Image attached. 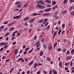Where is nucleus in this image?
<instances>
[{
	"mask_svg": "<svg viewBox=\"0 0 74 74\" xmlns=\"http://www.w3.org/2000/svg\"><path fill=\"white\" fill-rule=\"evenodd\" d=\"M5 59V56H4V57H2V59Z\"/></svg>",
	"mask_w": 74,
	"mask_h": 74,
	"instance_id": "nucleus-59",
	"label": "nucleus"
},
{
	"mask_svg": "<svg viewBox=\"0 0 74 74\" xmlns=\"http://www.w3.org/2000/svg\"><path fill=\"white\" fill-rule=\"evenodd\" d=\"M50 28V25H48L47 26V27L46 28V29H48V30H49V29Z\"/></svg>",
	"mask_w": 74,
	"mask_h": 74,
	"instance_id": "nucleus-30",
	"label": "nucleus"
},
{
	"mask_svg": "<svg viewBox=\"0 0 74 74\" xmlns=\"http://www.w3.org/2000/svg\"><path fill=\"white\" fill-rule=\"evenodd\" d=\"M43 21H44L43 20H40L38 21V22L39 23H42Z\"/></svg>",
	"mask_w": 74,
	"mask_h": 74,
	"instance_id": "nucleus-23",
	"label": "nucleus"
},
{
	"mask_svg": "<svg viewBox=\"0 0 74 74\" xmlns=\"http://www.w3.org/2000/svg\"><path fill=\"white\" fill-rule=\"evenodd\" d=\"M21 60V62H24V60L22 58Z\"/></svg>",
	"mask_w": 74,
	"mask_h": 74,
	"instance_id": "nucleus-60",
	"label": "nucleus"
},
{
	"mask_svg": "<svg viewBox=\"0 0 74 74\" xmlns=\"http://www.w3.org/2000/svg\"><path fill=\"white\" fill-rule=\"evenodd\" d=\"M57 14H58L56 12L55 14L54 15V16H56Z\"/></svg>",
	"mask_w": 74,
	"mask_h": 74,
	"instance_id": "nucleus-54",
	"label": "nucleus"
},
{
	"mask_svg": "<svg viewBox=\"0 0 74 74\" xmlns=\"http://www.w3.org/2000/svg\"><path fill=\"white\" fill-rule=\"evenodd\" d=\"M9 33H7L5 35L4 37H6V36H8V35H9Z\"/></svg>",
	"mask_w": 74,
	"mask_h": 74,
	"instance_id": "nucleus-31",
	"label": "nucleus"
},
{
	"mask_svg": "<svg viewBox=\"0 0 74 74\" xmlns=\"http://www.w3.org/2000/svg\"><path fill=\"white\" fill-rule=\"evenodd\" d=\"M50 15V14L49 13H45L43 14L44 16H48V15Z\"/></svg>",
	"mask_w": 74,
	"mask_h": 74,
	"instance_id": "nucleus-13",
	"label": "nucleus"
},
{
	"mask_svg": "<svg viewBox=\"0 0 74 74\" xmlns=\"http://www.w3.org/2000/svg\"><path fill=\"white\" fill-rule=\"evenodd\" d=\"M25 48H26V45H23V49H25Z\"/></svg>",
	"mask_w": 74,
	"mask_h": 74,
	"instance_id": "nucleus-52",
	"label": "nucleus"
},
{
	"mask_svg": "<svg viewBox=\"0 0 74 74\" xmlns=\"http://www.w3.org/2000/svg\"><path fill=\"white\" fill-rule=\"evenodd\" d=\"M62 27H64L65 26V24H63L62 25Z\"/></svg>",
	"mask_w": 74,
	"mask_h": 74,
	"instance_id": "nucleus-48",
	"label": "nucleus"
},
{
	"mask_svg": "<svg viewBox=\"0 0 74 74\" xmlns=\"http://www.w3.org/2000/svg\"><path fill=\"white\" fill-rule=\"evenodd\" d=\"M44 54V52L42 51H40V56H42V55H43Z\"/></svg>",
	"mask_w": 74,
	"mask_h": 74,
	"instance_id": "nucleus-7",
	"label": "nucleus"
},
{
	"mask_svg": "<svg viewBox=\"0 0 74 74\" xmlns=\"http://www.w3.org/2000/svg\"><path fill=\"white\" fill-rule=\"evenodd\" d=\"M21 16H22V15L16 16H14L13 17V18L14 19H18V18H20Z\"/></svg>",
	"mask_w": 74,
	"mask_h": 74,
	"instance_id": "nucleus-3",
	"label": "nucleus"
},
{
	"mask_svg": "<svg viewBox=\"0 0 74 74\" xmlns=\"http://www.w3.org/2000/svg\"><path fill=\"white\" fill-rule=\"evenodd\" d=\"M33 51V49H31V50L28 53H30L31 52H32Z\"/></svg>",
	"mask_w": 74,
	"mask_h": 74,
	"instance_id": "nucleus-35",
	"label": "nucleus"
},
{
	"mask_svg": "<svg viewBox=\"0 0 74 74\" xmlns=\"http://www.w3.org/2000/svg\"><path fill=\"white\" fill-rule=\"evenodd\" d=\"M56 32H55L53 34V38H55V36H56Z\"/></svg>",
	"mask_w": 74,
	"mask_h": 74,
	"instance_id": "nucleus-18",
	"label": "nucleus"
},
{
	"mask_svg": "<svg viewBox=\"0 0 74 74\" xmlns=\"http://www.w3.org/2000/svg\"><path fill=\"white\" fill-rule=\"evenodd\" d=\"M45 2L46 3H51V2L50 1H49V0H46L45 1Z\"/></svg>",
	"mask_w": 74,
	"mask_h": 74,
	"instance_id": "nucleus-11",
	"label": "nucleus"
},
{
	"mask_svg": "<svg viewBox=\"0 0 74 74\" xmlns=\"http://www.w3.org/2000/svg\"><path fill=\"white\" fill-rule=\"evenodd\" d=\"M0 29H4V26H2L0 27Z\"/></svg>",
	"mask_w": 74,
	"mask_h": 74,
	"instance_id": "nucleus-44",
	"label": "nucleus"
},
{
	"mask_svg": "<svg viewBox=\"0 0 74 74\" xmlns=\"http://www.w3.org/2000/svg\"><path fill=\"white\" fill-rule=\"evenodd\" d=\"M11 25H12V23H9L8 24V26H11Z\"/></svg>",
	"mask_w": 74,
	"mask_h": 74,
	"instance_id": "nucleus-51",
	"label": "nucleus"
},
{
	"mask_svg": "<svg viewBox=\"0 0 74 74\" xmlns=\"http://www.w3.org/2000/svg\"><path fill=\"white\" fill-rule=\"evenodd\" d=\"M20 3L19 2H16V5H18V4H19Z\"/></svg>",
	"mask_w": 74,
	"mask_h": 74,
	"instance_id": "nucleus-46",
	"label": "nucleus"
},
{
	"mask_svg": "<svg viewBox=\"0 0 74 74\" xmlns=\"http://www.w3.org/2000/svg\"><path fill=\"white\" fill-rule=\"evenodd\" d=\"M18 52V50L16 49V50H15V55H16V54H17Z\"/></svg>",
	"mask_w": 74,
	"mask_h": 74,
	"instance_id": "nucleus-21",
	"label": "nucleus"
},
{
	"mask_svg": "<svg viewBox=\"0 0 74 74\" xmlns=\"http://www.w3.org/2000/svg\"><path fill=\"white\" fill-rule=\"evenodd\" d=\"M14 30V28L13 27L11 28L9 30V31L10 32H11V31H12V30Z\"/></svg>",
	"mask_w": 74,
	"mask_h": 74,
	"instance_id": "nucleus-22",
	"label": "nucleus"
},
{
	"mask_svg": "<svg viewBox=\"0 0 74 74\" xmlns=\"http://www.w3.org/2000/svg\"><path fill=\"white\" fill-rule=\"evenodd\" d=\"M28 5V4L27 3L25 4L23 6V7H24L25 8L27 7Z\"/></svg>",
	"mask_w": 74,
	"mask_h": 74,
	"instance_id": "nucleus-17",
	"label": "nucleus"
},
{
	"mask_svg": "<svg viewBox=\"0 0 74 74\" xmlns=\"http://www.w3.org/2000/svg\"><path fill=\"white\" fill-rule=\"evenodd\" d=\"M58 51H62V49L61 48H59L58 49Z\"/></svg>",
	"mask_w": 74,
	"mask_h": 74,
	"instance_id": "nucleus-32",
	"label": "nucleus"
},
{
	"mask_svg": "<svg viewBox=\"0 0 74 74\" xmlns=\"http://www.w3.org/2000/svg\"><path fill=\"white\" fill-rule=\"evenodd\" d=\"M67 11L66 10H65L63 11L62 12V13L63 14H67Z\"/></svg>",
	"mask_w": 74,
	"mask_h": 74,
	"instance_id": "nucleus-10",
	"label": "nucleus"
},
{
	"mask_svg": "<svg viewBox=\"0 0 74 74\" xmlns=\"http://www.w3.org/2000/svg\"><path fill=\"white\" fill-rule=\"evenodd\" d=\"M36 7L38 8H41V9H44L45 8V6H43V5H41L40 4H38L37 5Z\"/></svg>",
	"mask_w": 74,
	"mask_h": 74,
	"instance_id": "nucleus-1",
	"label": "nucleus"
},
{
	"mask_svg": "<svg viewBox=\"0 0 74 74\" xmlns=\"http://www.w3.org/2000/svg\"><path fill=\"white\" fill-rule=\"evenodd\" d=\"M37 63H35L33 69H35V68H36V67H37Z\"/></svg>",
	"mask_w": 74,
	"mask_h": 74,
	"instance_id": "nucleus-12",
	"label": "nucleus"
},
{
	"mask_svg": "<svg viewBox=\"0 0 74 74\" xmlns=\"http://www.w3.org/2000/svg\"><path fill=\"white\" fill-rule=\"evenodd\" d=\"M73 65V61H71L70 62V66Z\"/></svg>",
	"mask_w": 74,
	"mask_h": 74,
	"instance_id": "nucleus-37",
	"label": "nucleus"
},
{
	"mask_svg": "<svg viewBox=\"0 0 74 74\" xmlns=\"http://www.w3.org/2000/svg\"><path fill=\"white\" fill-rule=\"evenodd\" d=\"M37 4H42V5H45V2H44V1H42V0H41L40 1H38L37 2Z\"/></svg>",
	"mask_w": 74,
	"mask_h": 74,
	"instance_id": "nucleus-2",
	"label": "nucleus"
},
{
	"mask_svg": "<svg viewBox=\"0 0 74 74\" xmlns=\"http://www.w3.org/2000/svg\"><path fill=\"white\" fill-rule=\"evenodd\" d=\"M29 49H30V48H27L25 49V51H27L28 50H29Z\"/></svg>",
	"mask_w": 74,
	"mask_h": 74,
	"instance_id": "nucleus-29",
	"label": "nucleus"
},
{
	"mask_svg": "<svg viewBox=\"0 0 74 74\" xmlns=\"http://www.w3.org/2000/svg\"><path fill=\"white\" fill-rule=\"evenodd\" d=\"M69 53H70V52L69 51H67L66 52V54L67 55H68V54H69Z\"/></svg>",
	"mask_w": 74,
	"mask_h": 74,
	"instance_id": "nucleus-50",
	"label": "nucleus"
},
{
	"mask_svg": "<svg viewBox=\"0 0 74 74\" xmlns=\"http://www.w3.org/2000/svg\"><path fill=\"white\" fill-rule=\"evenodd\" d=\"M58 8V5H56L52 9L53 10H55V8Z\"/></svg>",
	"mask_w": 74,
	"mask_h": 74,
	"instance_id": "nucleus-8",
	"label": "nucleus"
},
{
	"mask_svg": "<svg viewBox=\"0 0 74 74\" xmlns=\"http://www.w3.org/2000/svg\"><path fill=\"white\" fill-rule=\"evenodd\" d=\"M40 43V42H38L36 43L35 44V45H37V44H38Z\"/></svg>",
	"mask_w": 74,
	"mask_h": 74,
	"instance_id": "nucleus-39",
	"label": "nucleus"
},
{
	"mask_svg": "<svg viewBox=\"0 0 74 74\" xmlns=\"http://www.w3.org/2000/svg\"><path fill=\"white\" fill-rule=\"evenodd\" d=\"M74 52V49H73L72 51H71V53H73V52Z\"/></svg>",
	"mask_w": 74,
	"mask_h": 74,
	"instance_id": "nucleus-45",
	"label": "nucleus"
},
{
	"mask_svg": "<svg viewBox=\"0 0 74 74\" xmlns=\"http://www.w3.org/2000/svg\"><path fill=\"white\" fill-rule=\"evenodd\" d=\"M51 10V8H49L48 9H45L44 11L45 12H47L49 11H50Z\"/></svg>",
	"mask_w": 74,
	"mask_h": 74,
	"instance_id": "nucleus-4",
	"label": "nucleus"
},
{
	"mask_svg": "<svg viewBox=\"0 0 74 74\" xmlns=\"http://www.w3.org/2000/svg\"><path fill=\"white\" fill-rule=\"evenodd\" d=\"M21 60H22V58H19L18 61H17V62H19Z\"/></svg>",
	"mask_w": 74,
	"mask_h": 74,
	"instance_id": "nucleus-40",
	"label": "nucleus"
},
{
	"mask_svg": "<svg viewBox=\"0 0 74 74\" xmlns=\"http://www.w3.org/2000/svg\"><path fill=\"white\" fill-rule=\"evenodd\" d=\"M62 32V29L60 30L58 32V35H59L60 34V33H61V32Z\"/></svg>",
	"mask_w": 74,
	"mask_h": 74,
	"instance_id": "nucleus-28",
	"label": "nucleus"
},
{
	"mask_svg": "<svg viewBox=\"0 0 74 74\" xmlns=\"http://www.w3.org/2000/svg\"><path fill=\"white\" fill-rule=\"evenodd\" d=\"M29 18V17H26L24 18V21H26Z\"/></svg>",
	"mask_w": 74,
	"mask_h": 74,
	"instance_id": "nucleus-9",
	"label": "nucleus"
},
{
	"mask_svg": "<svg viewBox=\"0 0 74 74\" xmlns=\"http://www.w3.org/2000/svg\"><path fill=\"white\" fill-rule=\"evenodd\" d=\"M12 35H13V36L14 37V36H15V32H14L12 34Z\"/></svg>",
	"mask_w": 74,
	"mask_h": 74,
	"instance_id": "nucleus-49",
	"label": "nucleus"
},
{
	"mask_svg": "<svg viewBox=\"0 0 74 74\" xmlns=\"http://www.w3.org/2000/svg\"><path fill=\"white\" fill-rule=\"evenodd\" d=\"M37 31H38V32H39V31H40V30H41V29L39 28L37 29Z\"/></svg>",
	"mask_w": 74,
	"mask_h": 74,
	"instance_id": "nucleus-47",
	"label": "nucleus"
},
{
	"mask_svg": "<svg viewBox=\"0 0 74 74\" xmlns=\"http://www.w3.org/2000/svg\"><path fill=\"white\" fill-rule=\"evenodd\" d=\"M52 4L53 5H55V4H56V2H55V1H53L52 2Z\"/></svg>",
	"mask_w": 74,
	"mask_h": 74,
	"instance_id": "nucleus-25",
	"label": "nucleus"
},
{
	"mask_svg": "<svg viewBox=\"0 0 74 74\" xmlns=\"http://www.w3.org/2000/svg\"><path fill=\"white\" fill-rule=\"evenodd\" d=\"M7 29V28H6L5 29H4V32H5Z\"/></svg>",
	"mask_w": 74,
	"mask_h": 74,
	"instance_id": "nucleus-62",
	"label": "nucleus"
},
{
	"mask_svg": "<svg viewBox=\"0 0 74 74\" xmlns=\"http://www.w3.org/2000/svg\"><path fill=\"white\" fill-rule=\"evenodd\" d=\"M42 65V64L40 63L38 64V66H41Z\"/></svg>",
	"mask_w": 74,
	"mask_h": 74,
	"instance_id": "nucleus-53",
	"label": "nucleus"
},
{
	"mask_svg": "<svg viewBox=\"0 0 74 74\" xmlns=\"http://www.w3.org/2000/svg\"><path fill=\"white\" fill-rule=\"evenodd\" d=\"M67 49L65 48H64L63 50H62V51L63 52H65V51H66V50Z\"/></svg>",
	"mask_w": 74,
	"mask_h": 74,
	"instance_id": "nucleus-33",
	"label": "nucleus"
},
{
	"mask_svg": "<svg viewBox=\"0 0 74 74\" xmlns=\"http://www.w3.org/2000/svg\"><path fill=\"white\" fill-rule=\"evenodd\" d=\"M59 65L60 67H63V66H62V62H59Z\"/></svg>",
	"mask_w": 74,
	"mask_h": 74,
	"instance_id": "nucleus-20",
	"label": "nucleus"
},
{
	"mask_svg": "<svg viewBox=\"0 0 74 74\" xmlns=\"http://www.w3.org/2000/svg\"><path fill=\"white\" fill-rule=\"evenodd\" d=\"M48 25V22H47L46 23V24H45V26H47Z\"/></svg>",
	"mask_w": 74,
	"mask_h": 74,
	"instance_id": "nucleus-57",
	"label": "nucleus"
},
{
	"mask_svg": "<svg viewBox=\"0 0 74 74\" xmlns=\"http://www.w3.org/2000/svg\"><path fill=\"white\" fill-rule=\"evenodd\" d=\"M54 74H58V73H57V71H55V72L54 73Z\"/></svg>",
	"mask_w": 74,
	"mask_h": 74,
	"instance_id": "nucleus-63",
	"label": "nucleus"
},
{
	"mask_svg": "<svg viewBox=\"0 0 74 74\" xmlns=\"http://www.w3.org/2000/svg\"><path fill=\"white\" fill-rule=\"evenodd\" d=\"M68 2V0H64V1L63 3L64 4H66Z\"/></svg>",
	"mask_w": 74,
	"mask_h": 74,
	"instance_id": "nucleus-14",
	"label": "nucleus"
},
{
	"mask_svg": "<svg viewBox=\"0 0 74 74\" xmlns=\"http://www.w3.org/2000/svg\"><path fill=\"white\" fill-rule=\"evenodd\" d=\"M74 72V69H73L72 71L71 72V73H73Z\"/></svg>",
	"mask_w": 74,
	"mask_h": 74,
	"instance_id": "nucleus-64",
	"label": "nucleus"
},
{
	"mask_svg": "<svg viewBox=\"0 0 74 74\" xmlns=\"http://www.w3.org/2000/svg\"><path fill=\"white\" fill-rule=\"evenodd\" d=\"M52 74V70H50L49 71V74Z\"/></svg>",
	"mask_w": 74,
	"mask_h": 74,
	"instance_id": "nucleus-41",
	"label": "nucleus"
},
{
	"mask_svg": "<svg viewBox=\"0 0 74 74\" xmlns=\"http://www.w3.org/2000/svg\"><path fill=\"white\" fill-rule=\"evenodd\" d=\"M71 15H74V11H73L71 13Z\"/></svg>",
	"mask_w": 74,
	"mask_h": 74,
	"instance_id": "nucleus-38",
	"label": "nucleus"
},
{
	"mask_svg": "<svg viewBox=\"0 0 74 74\" xmlns=\"http://www.w3.org/2000/svg\"><path fill=\"white\" fill-rule=\"evenodd\" d=\"M3 50V48H1V49L0 50V51H2Z\"/></svg>",
	"mask_w": 74,
	"mask_h": 74,
	"instance_id": "nucleus-58",
	"label": "nucleus"
},
{
	"mask_svg": "<svg viewBox=\"0 0 74 74\" xmlns=\"http://www.w3.org/2000/svg\"><path fill=\"white\" fill-rule=\"evenodd\" d=\"M52 46H48V50H51L52 48Z\"/></svg>",
	"mask_w": 74,
	"mask_h": 74,
	"instance_id": "nucleus-6",
	"label": "nucleus"
},
{
	"mask_svg": "<svg viewBox=\"0 0 74 74\" xmlns=\"http://www.w3.org/2000/svg\"><path fill=\"white\" fill-rule=\"evenodd\" d=\"M21 4H20L18 5L17 7H18V8H19V7H21Z\"/></svg>",
	"mask_w": 74,
	"mask_h": 74,
	"instance_id": "nucleus-34",
	"label": "nucleus"
},
{
	"mask_svg": "<svg viewBox=\"0 0 74 74\" xmlns=\"http://www.w3.org/2000/svg\"><path fill=\"white\" fill-rule=\"evenodd\" d=\"M43 48H44V49H46V44H45V43L43 44Z\"/></svg>",
	"mask_w": 74,
	"mask_h": 74,
	"instance_id": "nucleus-15",
	"label": "nucleus"
},
{
	"mask_svg": "<svg viewBox=\"0 0 74 74\" xmlns=\"http://www.w3.org/2000/svg\"><path fill=\"white\" fill-rule=\"evenodd\" d=\"M17 37H18L19 36H20V33L18 32V33L17 34Z\"/></svg>",
	"mask_w": 74,
	"mask_h": 74,
	"instance_id": "nucleus-43",
	"label": "nucleus"
},
{
	"mask_svg": "<svg viewBox=\"0 0 74 74\" xmlns=\"http://www.w3.org/2000/svg\"><path fill=\"white\" fill-rule=\"evenodd\" d=\"M35 20V18H33L31 20L29 21V22L31 23V22H33V21Z\"/></svg>",
	"mask_w": 74,
	"mask_h": 74,
	"instance_id": "nucleus-5",
	"label": "nucleus"
},
{
	"mask_svg": "<svg viewBox=\"0 0 74 74\" xmlns=\"http://www.w3.org/2000/svg\"><path fill=\"white\" fill-rule=\"evenodd\" d=\"M46 59L47 60H48V61H49V60H51V59L48 57L46 58Z\"/></svg>",
	"mask_w": 74,
	"mask_h": 74,
	"instance_id": "nucleus-26",
	"label": "nucleus"
},
{
	"mask_svg": "<svg viewBox=\"0 0 74 74\" xmlns=\"http://www.w3.org/2000/svg\"><path fill=\"white\" fill-rule=\"evenodd\" d=\"M5 44V43L4 42H3H3H2L0 43V45H1V46L4 45Z\"/></svg>",
	"mask_w": 74,
	"mask_h": 74,
	"instance_id": "nucleus-24",
	"label": "nucleus"
},
{
	"mask_svg": "<svg viewBox=\"0 0 74 74\" xmlns=\"http://www.w3.org/2000/svg\"><path fill=\"white\" fill-rule=\"evenodd\" d=\"M58 44V43L57 42H55L54 44L53 47L54 48H55V47Z\"/></svg>",
	"mask_w": 74,
	"mask_h": 74,
	"instance_id": "nucleus-19",
	"label": "nucleus"
},
{
	"mask_svg": "<svg viewBox=\"0 0 74 74\" xmlns=\"http://www.w3.org/2000/svg\"><path fill=\"white\" fill-rule=\"evenodd\" d=\"M33 62H34L33 61L30 62L29 63V66H32V64H33Z\"/></svg>",
	"mask_w": 74,
	"mask_h": 74,
	"instance_id": "nucleus-16",
	"label": "nucleus"
},
{
	"mask_svg": "<svg viewBox=\"0 0 74 74\" xmlns=\"http://www.w3.org/2000/svg\"><path fill=\"white\" fill-rule=\"evenodd\" d=\"M32 16H36V15H37V14H36V13H34L33 14H32Z\"/></svg>",
	"mask_w": 74,
	"mask_h": 74,
	"instance_id": "nucleus-27",
	"label": "nucleus"
},
{
	"mask_svg": "<svg viewBox=\"0 0 74 74\" xmlns=\"http://www.w3.org/2000/svg\"><path fill=\"white\" fill-rule=\"evenodd\" d=\"M69 2H71V3H73L74 2V1L73 0H70L69 1Z\"/></svg>",
	"mask_w": 74,
	"mask_h": 74,
	"instance_id": "nucleus-42",
	"label": "nucleus"
},
{
	"mask_svg": "<svg viewBox=\"0 0 74 74\" xmlns=\"http://www.w3.org/2000/svg\"><path fill=\"white\" fill-rule=\"evenodd\" d=\"M43 73H44L45 74H47V72H46L45 71H43Z\"/></svg>",
	"mask_w": 74,
	"mask_h": 74,
	"instance_id": "nucleus-61",
	"label": "nucleus"
},
{
	"mask_svg": "<svg viewBox=\"0 0 74 74\" xmlns=\"http://www.w3.org/2000/svg\"><path fill=\"white\" fill-rule=\"evenodd\" d=\"M69 58H70V57L69 56H68L66 57V60H67L69 59Z\"/></svg>",
	"mask_w": 74,
	"mask_h": 74,
	"instance_id": "nucleus-36",
	"label": "nucleus"
},
{
	"mask_svg": "<svg viewBox=\"0 0 74 74\" xmlns=\"http://www.w3.org/2000/svg\"><path fill=\"white\" fill-rule=\"evenodd\" d=\"M36 38H37V36H35L34 38V40H36Z\"/></svg>",
	"mask_w": 74,
	"mask_h": 74,
	"instance_id": "nucleus-55",
	"label": "nucleus"
},
{
	"mask_svg": "<svg viewBox=\"0 0 74 74\" xmlns=\"http://www.w3.org/2000/svg\"><path fill=\"white\" fill-rule=\"evenodd\" d=\"M47 7H51V6L49 5H47Z\"/></svg>",
	"mask_w": 74,
	"mask_h": 74,
	"instance_id": "nucleus-56",
	"label": "nucleus"
}]
</instances>
